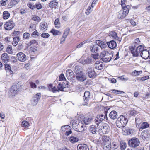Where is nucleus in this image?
<instances>
[{
	"label": "nucleus",
	"mask_w": 150,
	"mask_h": 150,
	"mask_svg": "<svg viewBox=\"0 0 150 150\" xmlns=\"http://www.w3.org/2000/svg\"><path fill=\"white\" fill-rule=\"evenodd\" d=\"M150 136L149 131L147 130H145L142 132L140 137L144 140H146Z\"/></svg>",
	"instance_id": "nucleus-13"
},
{
	"label": "nucleus",
	"mask_w": 150,
	"mask_h": 150,
	"mask_svg": "<svg viewBox=\"0 0 150 150\" xmlns=\"http://www.w3.org/2000/svg\"><path fill=\"white\" fill-rule=\"evenodd\" d=\"M109 36L117 40L118 39L117 33L114 31H111L109 33Z\"/></svg>",
	"instance_id": "nucleus-32"
},
{
	"label": "nucleus",
	"mask_w": 150,
	"mask_h": 150,
	"mask_svg": "<svg viewBox=\"0 0 150 150\" xmlns=\"http://www.w3.org/2000/svg\"><path fill=\"white\" fill-rule=\"evenodd\" d=\"M41 36L43 38H47L49 37L50 35L48 33H43L41 35Z\"/></svg>",
	"instance_id": "nucleus-54"
},
{
	"label": "nucleus",
	"mask_w": 150,
	"mask_h": 150,
	"mask_svg": "<svg viewBox=\"0 0 150 150\" xmlns=\"http://www.w3.org/2000/svg\"><path fill=\"white\" fill-rule=\"evenodd\" d=\"M101 129L102 133L104 134L108 132L110 130V128L109 125L106 123L103 124Z\"/></svg>",
	"instance_id": "nucleus-11"
},
{
	"label": "nucleus",
	"mask_w": 150,
	"mask_h": 150,
	"mask_svg": "<svg viewBox=\"0 0 150 150\" xmlns=\"http://www.w3.org/2000/svg\"><path fill=\"white\" fill-rule=\"evenodd\" d=\"M81 120V119L80 118H79L78 120H75L73 121L72 126L73 128L74 129H76V126L78 125V122L80 121V120Z\"/></svg>",
	"instance_id": "nucleus-30"
},
{
	"label": "nucleus",
	"mask_w": 150,
	"mask_h": 150,
	"mask_svg": "<svg viewBox=\"0 0 150 150\" xmlns=\"http://www.w3.org/2000/svg\"><path fill=\"white\" fill-rule=\"evenodd\" d=\"M39 35V33L37 30H35L31 34V35L33 37H35L36 35L38 36Z\"/></svg>",
	"instance_id": "nucleus-57"
},
{
	"label": "nucleus",
	"mask_w": 150,
	"mask_h": 150,
	"mask_svg": "<svg viewBox=\"0 0 150 150\" xmlns=\"http://www.w3.org/2000/svg\"><path fill=\"white\" fill-rule=\"evenodd\" d=\"M21 86L18 84L13 85L10 88L8 92L9 97H12L16 95L20 90Z\"/></svg>",
	"instance_id": "nucleus-3"
},
{
	"label": "nucleus",
	"mask_w": 150,
	"mask_h": 150,
	"mask_svg": "<svg viewBox=\"0 0 150 150\" xmlns=\"http://www.w3.org/2000/svg\"><path fill=\"white\" fill-rule=\"evenodd\" d=\"M76 78L78 81L83 82L86 80V78L83 73L80 71L76 74Z\"/></svg>",
	"instance_id": "nucleus-8"
},
{
	"label": "nucleus",
	"mask_w": 150,
	"mask_h": 150,
	"mask_svg": "<svg viewBox=\"0 0 150 150\" xmlns=\"http://www.w3.org/2000/svg\"><path fill=\"white\" fill-rule=\"evenodd\" d=\"M78 150H89L88 146L85 144H79L77 146Z\"/></svg>",
	"instance_id": "nucleus-21"
},
{
	"label": "nucleus",
	"mask_w": 150,
	"mask_h": 150,
	"mask_svg": "<svg viewBox=\"0 0 150 150\" xmlns=\"http://www.w3.org/2000/svg\"><path fill=\"white\" fill-rule=\"evenodd\" d=\"M113 55L108 52L103 51L101 52L100 55V58L104 62H108L111 59Z\"/></svg>",
	"instance_id": "nucleus-1"
},
{
	"label": "nucleus",
	"mask_w": 150,
	"mask_h": 150,
	"mask_svg": "<svg viewBox=\"0 0 150 150\" xmlns=\"http://www.w3.org/2000/svg\"><path fill=\"white\" fill-rule=\"evenodd\" d=\"M32 19L35 21H37L38 22H40L41 19L38 16L36 15L34 16L32 18Z\"/></svg>",
	"instance_id": "nucleus-45"
},
{
	"label": "nucleus",
	"mask_w": 150,
	"mask_h": 150,
	"mask_svg": "<svg viewBox=\"0 0 150 150\" xmlns=\"http://www.w3.org/2000/svg\"><path fill=\"white\" fill-rule=\"evenodd\" d=\"M5 69L6 71H8L11 73L12 72L11 70V67L9 64H6L5 66Z\"/></svg>",
	"instance_id": "nucleus-47"
},
{
	"label": "nucleus",
	"mask_w": 150,
	"mask_h": 150,
	"mask_svg": "<svg viewBox=\"0 0 150 150\" xmlns=\"http://www.w3.org/2000/svg\"><path fill=\"white\" fill-rule=\"evenodd\" d=\"M58 4V2L56 0H53L49 3V6L52 8H56Z\"/></svg>",
	"instance_id": "nucleus-23"
},
{
	"label": "nucleus",
	"mask_w": 150,
	"mask_h": 150,
	"mask_svg": "<svg viewBox=\"0 0 150 150\" xmlns=\"http://www.w3.org/2000/svg\"><path fill=\"white\" fill-rule=\"evenodd\" d=\"M48 25L47 23L45 22H41L39 25V28L41 30L45 31L47 30Z\"/></svg>",
	"instance_id": "nucleus-19"
},
{
	"label": "nucleus",
	"mask_w": 150,
	"mask_h": 150,
	"mask_svg": "<svg viewBox=\"0 0 150 150\" xmlns=\"http://www.w3.org/2000/svg\"><path fill=\"white\" fill-rule=\"evenodd\" d=\"M142 73V71H137L135 70L131 73V75L133 76H138L140 75Z\"/></svg>",
	"instance_id": "nucleus-35"
},
{
	"label": "nucleus",
	"mask_w": 150,
	"mask_h": 150,
	"mask_svg": "<svg viewBox=\"0 0 150 150\" xmlns=\"http://www.w3.org/2000/svg\"><path fill=\"white\" fill-rule=\"evenodd\" d=\"M87 71V74H88L89 77L90 78L94 77L96 75V73L93 68H88Z\"/></svg>",
	"instance_id": "nucleus-16"
},
{
	"label": "nucleus",
	"mask_w": 150,
	"mask_h": 150,
	"mask_svg": "<svg viewBox=\"0 0 150 150\" xmlns=\"http://www.w3.org/2000/svg\"><path fill=\"white\" fill-rule=\"evenodd\" d=\"M69 140L71 143H74L77 142L79 141V139L76 137L71 136L69 138Z\"/></svg>",
	"instance_id": "nucleus-31"
},
{
	"label": "nucleus",
	"mask_w": 150,
	"mask_h": 150,
	"mask_svg": "<svg viewBox=\"0 0 150 150\" xmlns=\"http://www.w3.org/2000/svg\"><path fill=\"white\" fill-rule=\"evenodd\" d=\"M41 94L38 93L35 95L32 98L31 100V104L33 106H36L41 97Z\"/></svg>",
	"instance_id": "nucleus-7"
},
{
	"label": "nucleus",
	"mask_w": 150,
	"mask_h": 150,
	"mask_svg": "<svg viewBox=\"0 0 150 150\" xmlns=\"http://www.w3.org/2000/svg\"><path fill=\"white\" fill-rule=\"evenodd\" d=\"M30 84L31 87L33 88H36L37 87V86L35 84L32 82H30Z\"/></svg>",
	"instance_id": "nucleus-61"
},
{
	"label": "nucleus",
	"mask_w": 150,
	"mask_h": 150,
	"mask_svg": "<svg viewBox=\"0 0 150 150\" xmlns=\"http://www.w3.org/2000/svg\"><path fill=\"white\" fill-rule=\"evenodd\" d=\"M36 42V41L35 40H32L30 41V42L28 43V45L30 46L31 45L34 44Z\"/></svg>",
	"instance_id": "nucleus-63"
},
{
	"label": "nucleus",
	"mask_w": 150,
	"mask_h": 150,
	"mask_svg": "<svg viewBox=\"0 0 150 150\" xmlns=\"http://www.w3.org/2000/svg\"><path fill=\"white\" fill-rule=\"evenodd\" d=\"M111 91L112 93L116 94H122V93H125L123 91L115 89L111 90Z\"/></svg>",
	"instance_id": "nucleus-43"
},
{
	"label": "nucleus",
	"mask_w": 150,
	"mask_h": 150,
	"mask_svg": "<svg viewBox=\"0 0 150 150\" xmlns=\"http://www.w3.org/2000/svg\"><path fill=\"white\" fill-rule=\"evenodd\" d=\"M120 146L121 150H124L127 146L126 143L125 142L122 141L120 142Z\"/></svg>",
	"instance_id": "nucleus-34"
},
{
	"label": "nucleus",
	"mask_w": 150,
	"mask_h": 150,
	"mask_svg": "<svg viewBox=\"0 0 150 150\" xmlns=\"http://www.w3.org/2000/svg\"><path fill=\"white\" fill-rule=\"evenodd\" d=\"M65 79V78L63 74H61L59 77V80L60 81H63Z\"/></svg>",
	"instance_id": "nucleus-55"
},
{
	"label": "nucleus",
	"mask_w": 150,
	"mask_h": 150,
	"mask_svg": "<svg viewBox=\"0 0 150 150\" xmlns=\"http://www.w3.org/2000/svg\"><path fill=\"white\" fill-rule=\"evenodd\" d=\"M123 9V10L125 11H128V13H129V11L130 8V6L129 5H127L125 6V5L123 7H122Z\"/></svg>",
	"instance_id": "nucleus-53"
},
{
	"label": "nucleus",
	"mask_w": 150,
	"mask_h": 150,
	"mask_svg": "<svg viewBox=\"0 0 150 150\" xmlns=\"http://www.w3.org/2000/svg\"><path fill=\"white\" fill-rule=\"evenodd\" d=\"M141 57L143 59H147L149 57V53L147 50H144L143 48L141 52Z\"/></svg>",
	"instance_id": "nucleus-14"
},
{
	"label": "nucleus",
	"mask_w": 150,
	"mask_h": 150,
	"mask_svg": "<svg viewBox=\"0 0 150 150\" xmlns=\"http://www.w3.org/2000/svg\"><path fill=\"white\" fill-rule=\"evenodd\" d=\"M10 15V13L8 11H4L3 13V18L4 20L7 19L9 18Z\"/></svg>",
	"instance_id": "nucleus-27"
},
{
	"label": "nucleus",
	"mask_w": 150,
	"mask_h": 150,
	"mask_svg": "<svg viewBox=\"0 0 150 150\" xmlns=\"http://www.w3.org/2000/svg\"><path fill=\"white\" fill-rule=\"evenodd\" d=\"M54 25L57 28H60V24L59 19L57 18L55 19L54 21Z\"/></svg>",
	"instance_id": "nucleus-40"
},
{
	"label": "nucleus",
	"mask_w": 150,
	"mask_h": 150,
	"mask_svg": "<svg viewBox=\"0 0 150 150\" xmlns=\"http://www.w3.org/2000/svg\"><path fill=\"white\" fill-rule=\"evenodd\" d=\"M107 44L109 48L111 49H114L116 47L117 44L114 40H112L109 42H107Z\"/></svg>",
	"instance_id": "nucleus-22"
},
{
	"label": "nucleus",
	"mask_w": 150,
	"mask_h": 150,
	"mask_svg": "<svg viewBox=\"0 0 150 150\" xmlns=\"http://www.w3.org/2000/svg\"><path fill=\"white\" fill-rule=\"evenodd\" d=\"M96 43L99 45V50L100 49V48L102 49H105L107 46L106 44L104 42L100 40H96Z\"/></svg>",
	"instance_id": "nucleus-20"
},
{
	"label": "nucleus",
	"mask_w": 150,
	"mask_h": 150,
	"mask_svg": "<svg viewBox=\"0 0 150 150\" xmlns=\"http://www.w3.org/2000/svg\"><path fill=\"white\" fill-rule=\"evenodd\" d=\"M91 51L92 52L96 53L99 51V46L97 44L91 46L90 47Z\"/></svg>",
	"instance_id": "nucleus-18"
},
{
	"label": "nucleus",
	"mask_w": 150,
	"mask_h": 150,
	"mask_svg": "<svg viewBox=\"0 0 150 150\" xmlns=\"http://www.w3.org/2000/svg\"><path fill=\"white\" fill-rule=\"evenodd\" d=\"M66 75L69 80H71L74 76V74L71 69H68L66 71Z\"/></svg>",
	"instance_id": "nucleus-17"
},
{
	"label": "nucleus",
	"mask_w": 150,
	"mask_h": 150,
	"mask_svg": "<svg viewBox=\"0 0 150 150\" xmlns=\"http://www.w3.org/2000/svg\"><path fill=\"white\" fill-rule=\"evenodd\" d=\"M91 119L89 118L88 117L84 118L83 119L81 120L83 121V123H84L85 125H88L90 122Z\"/></svg>",
	"instance_id": "nucleus-36"
},
{
	"label": "nucleus",
	"mask_w": 150,
	"mask_h": 150,
	"mask_svg": "<svg viewBox=\"0 0 150 150\" xmlns=\"http://www.w3.org/2000/svg\"><path fill=\"white\" fill-rule=\"evenodd\" d=\"M76 88L79 92H80L83 90V86L82 85L78 84L76 86Z\"/></svg>",
	"instance_id": "nucleus-51"
},
{
	"label": "nucleus",
	"mask_w": 150,
	"mask_h": 150,
	"mask_svg": "<svg viewBox=\"0 0 150 150\" xmlns=\"http://www.w3.org/2000/svg\"><path fill=\"white\" fill-rule=\"evenodd\" d=\"M93 9H92L91 7L90 6H89L87 9L86 10L85 13L87 15H88L90 13V12L92 11Z\"/></svg>",
	"instance_id": "nucleus-50"
},
{
	"label": "nucleus",
	"mask_w": 150,
	"mask_h": 150,
	"mask_svg": "<svg viewBox=\"0 0 150 150\" xmlns=\"http://www.w3.org/2000/svg\"><path fill=\"white\" fill-rule=\"evenodd\" d=\"M19 40L20 39L19 37H16L13 38L12 42L13 45L14 46H16Z\"/></svg>",
	"instance_id": "nucleus-33"
},
{
	"label": "nucleus",
	"mask_w": 150,
	"mask_h": 150,
	"mask_svg": "<svg viewBox=\"0 0 150 150\" xmlns=\"http://www.w3.org/2000/svg\"><path fill=\"white\" fill-rule=\"evenodd\" d=\"M23 36L24 39L26 40L29 39L30 37V33L28 32L24 33Z\"/></svg>",
	"instance_id": "nucleus-41"
},
{
	"label": "nucleus",
	"mask_w": 150,
	"mask_h": 150,
	"mask_svg": "<svg viewBox=\"0 0 150 150\" xmlns=\"http://www.w3.org/2000/svg\"><path fill=\"white\" fill-rule=\"evenodd\" d=\"M4 26L6 30H10L13 28L15 24L12 20H9L5 24Z\"/></svg>",
	"instance_id": "nucleus-9"
},
{
	"label": "nucleus",
	"mask_w": 150,
	"mask_h": 150,
	"mask_svg": "<svg viewBox=\"0 0 150 150\" xmlns=\"http://www.w3.org/2000/svg\"><path fill=\"white\" fill-rule=\"evenodd\" d=\"M21 125H22V126L26 128L28 127L29 126L28 122L25 121H24L22 122Z\"/></svg>",
	"instance_id": "nucleus-46"
},
{
	"label": "nucleus",
	"mask_w": 150,
	"mask_h": 150,
	"mask_svg": "<svg viewBox=\"0 0 150 150\" xmlns=\"http://www.w3.org/2000/svg\"><path fill=\"white\" fill-rule=\"evenodd\" d=\"M149 125L148 123L147 122H143L142 123L141 125V127L140 128V130L142 129H144L145 128H147L149 127Z\"/></svg>",
	"instance_id": "nucleus-38"
},
{
	"label": "nucleus",
	"mask_w": 150,
	"mask_h": 150,
	"mask_svg": "<svg viewBox=\"0 0 150 150\" xmlns=\"http://www.w3.org/2000/svg\"><path fill=\"white\" fill-rule=\"evenodd\" d=\"M119 78H120V79L124 81H127L128 80L129 78L128 77L125 78L124 76H122L118 77Z\"/></svg>",
	"instance_id": "nucleus-59"
},
{
	"label": "nucleus",
	"mask_w": 150,
	"mask_h": 150,
	"mask_svg": "<svg viewBox=\"0 0 150 150\" xmlns=\"http://www.w3.org/2000/svg\"><path fill=\"white\" fill-rule=\"evenodd\" d=\"M16 56L17 59L21 62H24L26 60V55L22 52H20L17 53Z\"/></svg>",
	"instance_id": "nucleus-10"
},
{
	"label": "nucleus",
	"mask_w": 150,
	"mask_h": 150,
	"mask_svg": "<svg viewBox=\"0 0 150 150\" xmlns=\"http://www.w3.org/2000/svg\"><path fill=\"white\" fill-rule=\"evenodd\" d=\"M36 6L38 9H41L42 7L40 3L39 2L36 3Z\"/></svg>",
	"instance_id": "nucleus-56"
},
{
	"label": "nucleus",
	"mask_w": 150,
	"mask_h": 150,
	"mask_svg": "<svg viewBox=\"0 0 150 150\" xmlns=\"http://www.w3.org/2000/svg\"><path fill=\"white\" fill-rule=\"evenodd\" d=\"M57 88L58 90V91H64V87L61 83H59L57 86Z\"/></svg>",
	"instance_id": "nucleus-52"
},
{
	"label": "nucleus",
	"mask_w": 150,
	"mask_h": 150,
	"mask_svg": "<svg viewBox=\"0 0 150 150\" xmlns=\"http://www.w3.org/2000/svg\"><path fill=\"white\" fill-rule=\"evenodd\" d=\"M125 131H126V133L124 134L125 135H128L133 133L134 132V130L132 129L128 128L126 129Z\"/></svg>",
	"instance_id": "nucleus-42"
},
{
	"label": "nucleus",
	"mask_w": 150,
	"mask_h": 150,
	"mask_svg": "<svg viewBox=\"0 0 150 150\" xmlns=\"http://www.w3.org/2000/svg\"><path fill=\"white\" fill-rule=\"evenodd\" d=\"M109 117L112 119H116L117 117V113L116 111H111L109 114Z\"/></svg>",
	"instance_id": "nucleus-26"
},
{
	"label": "nucleus",
	"mask_w": 150,
	"mask_h": 150,
	"mask_svg": "<svg viewBox=\"0 0 150 150\" xmlns=\"http://www.w3.org/2000/svg\"><path fill=\"white\" fill-rule=\"evenodd\" d=\"M51 90V91L54 93H56L57 92H59L58 90V89H57L56 87L55 86L52 88Z\"/></svg>",
	"instance_id": "nucleus-60"
},
{
	"label": "nucleus",
	"mask_w": 150,
	"mask_h": 150,
	"mask_svg": "<svg viewBox=\"0 0 150 150\" xmlns=\"http://www.w3.org/2000/svg\"><path fill=\"white\" fill-rule=\"evenodd\" d=\"M35 27L34 25H30L29 27L30 31V30L31 31H33V30H34L35 29Z\"/></svg>",
	"instance_id": "nucleus-62"
},
{
	"label": "nucleus",
	"mask_w": 150,
	"mask_h": 150,
	"mask_svg": "<svg viewBox=\"0 0 150 150\" xmlns=\"http://www.w3.org/2000/svg\"><path fill=\"white\" fill-rule=\"evenodd\" d=\"M50 32L52 33L54 35H57L61 34V32L60 31L53 29L51 30Z\"/></svg>",
	"instance_id": "nucleus-37"
},
{
	"label": "nucleus",
	"mask_w": 150,
	"mask_h": 150,
	"mask_svg": "<svg viewBox=\"0 0 150 150\" xmlns=\"http://www.w3.org/2000/svg\"><path fill=\"white\" fill-rule=\"evenodd\" d=\"M95 68L98 70H101L103 68V66L102 63L96 62L95 64Z\"/></svg>",
	"instance_id": "nucleus-28"
},
{
	"label": "nucleus",
	"mask_w": 150,
	"mask_h": 150,
	"mask_svg": "<svg viewBox=\"0 0 150 150\" xmlns=\"http://www.w3.org/2000/svg\"><path fill=\"white\" fill-rule=\"evenodd\" d=\"M128 14V11H125L124 10L122 11H120L118 15V18L120 19L123 18Z\"/></svg>",
	"instance_id": "nucleus-24"
},
{
	"label": "nucleus",
	"mask_w": 150,
	"mask_h": 150,
	"mask_svg": "<svg viewBox=\"0 0 150 150\" xmlns=\"http://www.w3.org/2000/svg\"><path fill=\"white\" fill-rule=\"evenodd\" d=\"M69 31L70 29L69 28H67L65 30L63 35L67 37L69 33Z\"/></svg>",
	"instance_id": "nucleus-49"
},
{
	"label": "nucleus",
	"mask_w": 150,
	"mask_h": 150,
	"mask_svg": "<svg viewBox=\"0 0 150 150\" xmlns=\"http://www.w3.org/2000/svg\"><path fill=\"white\" fill-rule=\"evenodd\" d=\"M128 122L127 119L123 115L120 116L117 119L116 124L117 126L119 128L125 127Z\"/></svg>",
	"instance_id": "nucleus-2"
},
{
	"label": "nucleus",
	"mask_w": 150,
	"mask_h": 150,
	"mask_svg": "<svg viewBox=\"0 0 150 150\" xmlns=\"http://www.w3.org/2000/svg\"><path fill=\"white\" fill-rule=\"evenodd\" d=\"M1 58L4 62L6 63L9 59V57L7 54L6 53H4L2 54Z\"/></svg>",
	"instance_id": "nucleus-25"
},
{
	"label": "nucleus",
	"mask_w": 150,
	"mask_h": 150,
	"mask_svg": "<svg viewBox=\"0 0 150 150\" xmlns=\"http://www.w3.org/2000/svg\"><path fill=\"white\" fill-rule=\"evenodd\" d=\"M20 0H11L10 4L11 6H13L17 4L19 1Z\"/></svg>",
	"instance_id": "nucleus-39"
},
{
	"label": "nucleus",
	"mask_w": 150,
	"mask_h": 150,
	"mask_svg": "<svg viewBox=\"0 0 150 150\" xmlns=\"http://www.w3.org/2000/svg\"><path fill=\"white\" fill-rule=\"evenodd\" d=\"M103 149L105 150H110L111 148V142L109 138L106 136H104L103 139Z\"/></svg>",
	"instance_id": "nucleus-4"
},
{
	"label": "nucleus",
	"mask_w": 150,
	"mask_h": 150,
	"mask_svg": "<svg viewBox=\"0 0 150 150\" xmlns=\"http://www.w3.org/2000/svg\"><path fill=\"white\" fill-rule=\"evenodd\" d=\"M83 97L84 103H83V105H86L88 104V101L90 98V92L88 91H85L84 93Z\"/></svg>",
	"instance_id": "nucleus-12"
},
{
	"label": "nucleus",
	"mask_w": 150,
	"mask_h": 150,
	"mask_svg": "<svg viewBox=\"0 0 150 150\" xmlns=\"http://www.w3.org/2000/svg\"><path fill=\"white\" fill-rule=\"evenodd\" d=\"M79 124H80L81 127H80V130H79V132H81L83 131L84 129V125L83 123V121H81V120H80V121H79Z\"/></svg>",
	"instance_id": "nucleus-48"
},
{
	"label": "nucleus",
	"mask_w": 150,
	"mask_h": 150,
	"mask_svg": "<svg viewBox=\"0 0 150 150\" xmlns=\"http://www.w3.org/2000/svg\"><path fill=\"white\" fill-rule=\"evenodd\" d=\"M129 113L131 115L133 116L137 114V112L134 110H132L130 111Z\"/></svg>",
	"instance_id": "nucleus-58"
},
{
	"label": "nucleus",
	"mask_w": 150,
	"mask_h": 150,
	"mask_svg": "<svg viewBox=\"0 0 150 150\" xmlns=\"http://www.w3.org/2000/svg\"><path fill=\"white\" fill-rule=\"evenodd\" d=\"M129 145L131 147L135 148L138 146L140 144L139 139L136 138H132L128 141Z\"/></svg>",
	"instance_id": "nucleus-6"
},
{
	"label": "nucleus",
	"mask_w": 150,
	"mask_h": 150,
	"mask_svg": "<svg viewBox=\"0 0 150 150\" xmlns=\"http://www.w3.org/2000/svg\"><path fill=\"white\" fill-rule=\"evenodd\" d=\"M97 127L95 125H92L90 126L89 130L93 134H95L97 131Z\"/></svg>",
	"instance_id": "nucleus-29"
},
{
	"label": "nucleus",
	"mask_w": 150,
	"mask_h": 150,
	"mask_svg": "<svg viewBox=\"0 0 150 150\" xmlns=\"http://www.w3.org/2000/svg\"><path fill=\"white\" fill-rule=\"evenodd\" d=\"M105 118V116L103 114L98 115H97L95 119L96 123L98 125Z\"/></svg>",
	"instance_id": "nucleus-15"
},
{
	"label": "nucleus",
	"mask_w": 150,
	"mask_h": 150,
	"mask_svg": "<svg viewBox=\"0 0 150 150\" xmlns=\"http://www.w3.org/2000/svg\"><path fill=\"white\" fill-rule=\"evenodd\" d=\"M70 127L68 125H65L64 126H62L61 127V129L63 130H64V129H70Z\"/></svg>",
	"instance_id": "nucleus-64"
},
{
	"label": "nucleus",
	"mask_w": 150,
	"mask_h": 150,
	"mask_svg": "<svg viewBox=\"0 0 150 150\" xmlns=\"http://www.w3.org/2000/svg\"><path fill=\"white\" fill-rule=\"evenodd\" d=\"M143 48H144L142 45L138 46L136 49L134 47H132L130 48L131 52L133 56H138Z\"/></svg>",
	"instance_id": "nucleus-5"
},
{
	"label": "nucleus",
	"mask_w": 150,
	"mask_h": 150,
	"mask_svg": "<svg viewBox=\"0 0 150 150\" xmlns=\"http://www.w3.org/2000/svg\"><path fill=\"white\" fill-rule=\"evenodd\" d=\"M6 52L8 53L11 54L13 53L12 46L8 45L6 49Z\"/></svg>",
	"instance_id": "nucleus-44"
}]
</instances>
